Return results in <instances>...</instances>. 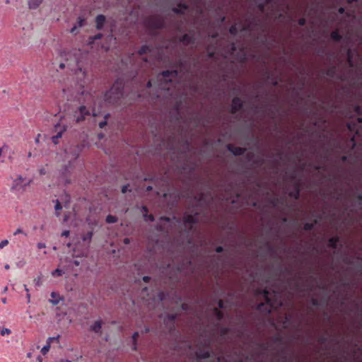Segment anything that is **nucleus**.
<instances>
[{
    "label": "nucleus",
    "mask_w": 362,
    "mask_h": 362,
    "mask_svg": "<svg viewBox=\"0 0 362 362\" xmlns=\"http://www.w3.org/2000/svg\"><path fill=\"white\" fill-rule=\"evenodd\" d=\"M262 294L265 301L257 305V310L265 315L270 314L281 305V301L279 298V294L273 291L272 293L267 289L262 290Z\"/></svg>",
    "instance_id": "f257e3e1"
},
{
    "label": "nucleus",
    "mask_w": 362,
    "mask_h": 362,
    "mask_svg": "<svg viewBox=\"0 0 362 362\" xmlns=\"http://www.w3.org/2000/svg\"><path fill=\"white\" fill-rule=\"evenodd\" d=\"M124 83L121 79H117L112 86L104 95L105 100L112 105L119 104V100L123 97Z\"/></svg>",
    "instance_id": "f03ea898"
},
{
    "label": "nucleus",
    "mask_w": 362,
    "mask_h": 362,
    "mask_svg": "<svg viewBox=\"0 0 362 362\" xmlns=\"http://www.w3.org/2000/svg\"><path fill=\"white\" fill-rule=\"evenodd\" d=\"M199 213L194 212L189 214L187 212L184 213L182 216V221L185 226V230L187 233H190L193 231L194 226L199 223Z\"/></svg>",
    "instance_id": "7ed1b4c3"
},
{
    "label": "nucleus",
    "mask_w": 362,
    "mask_h": 362,
    "mask_svg": "<svg viewBox=\"0 0 362 362\" xmlns=\"http://www.w3.org/2000/svg\"><path fill=\"white\" fill-rule=\"evenodd\" d=\"M89 116H90V111L85 105H81L74 112V117L77 123L83 122Z\"/></svg>",
    "instance_id": "20e7f679"
},
{
    "label": "nucleus",
    "mask_w": 362,
    "mask_h": 362,
    "mask_svg": "<svg viewBox=\"0 0 362 362\" xmlns=\"http://www.w3.org/2000/svg\"><path fill=\"white\" fill-rule=\"evenodd\" d=\"M74 170V164L71 160L69 161L68 165H64L61 169V180L65 184L70 183L71 182V176Z\"/></svg>",
    "instance_id": "39448f33"
},
{
    "label": "nucleus",
    "mask_w": 362,
    "mask_h": 362,
    "mask_svg": "<svg viewBox=\"0 0 362 362\" xmlns=\"http://www.w3.org/2000/svg\"><path fill=\"white\" fill-rule=\"evenodd\" d=\"M148 26L153 30L161 29L165 26L164 21L157 16H151L147 20Z\"/></svg>",
    "instance_id": "423d86ee"
},
{
    "label": "nucleus",
    "mask_w": 362,
    "mask_h": 362,
    "mask_svg": "<svg viewBox=\"0 0 362 362\" xmlns=\"http://www.w3.org/2000/svg\"><path fill=\"white\" fill-rule=\"evenodd\" d=\"M66 130V127L61 123H57L54 128V132L56 134L52 136V141L54 144L59 143V139L62 136V134Z\"/></svg>",
    "instance_id": "0eeeda50"
},
{
    "label": "nucleus",
    "mask_w": 362,
    "mask_h": 362,
    "mask_svg": "<svg viewBox=\"0 0 362 362\" xmlns=\"http://www.w3.org/2000/svg\"><path fill=\"white\" fill-rule=\"evenodd\" d=\"M243 102L239 97H235L232 99L231 107H230V113L235 114L238 111L243 109Z\"/></svg>",
    "instance_id": "6e6552de"
},
{
    "label": "nucleus",
    "mask_w": 362,
    "mask_h": 362,
    "mask_svg": "<svg viewBox=\"0 0 362 362\" xmlns=\"http://www.w3.org/2000/svg\"><path fill=\"white\" fill-rule=\"evenodd\" d=\"M24 180L22 176H18L16 179L14 180L13 184L11 187L12 190H21L23 189L25 187L29 185L30 182L25 184H23V181Z\"/></svg>",
    "instance_id": "1a4fd4ad"
},
{
    "label": "nucleus",
    "mask_w": 362,
    "mask_h": 362,
    "mask_svg": "<svg viewBox=\"0 0 362 362\" xmlns=\"http://www.w3.org/2000/svg\"><path fill=\"white\" fill-rule=\"evenodd\" d=\"M189 9V6L185 2H180L176 7L173 8L172 11L177 15H184L185 11Z\"/></svg>",
    "instance_id": "9d476101"
},
{
    "label": "nucleus",
    "mask_w": 362,
    "mask_h": 362,
    "mask_svg": "<svg viewBox=\"0 0 362 362\" xmlns=\"http://www.w3.org/2000/svg\"><path fill=\"white\" fill-rule=\"evenodd\" d=\"M226 148L230 152L236 156L243 155L246 151L245 148L235 146L233 144H228Z\"/></svg>",
    "instance_id": "9b49d317"
},
{
    "label": "nucleus",
    "mask_w": 362,
    "mask_h": 362,
    "mask_svg": "<svg viewBox=\"0 0 362 362\" xmlns=\"http://www.w3.org/2000/svg\"><path fill=\"white\" fill-rule=\"evenodd\" d=\"M180 42L183 43L185 46L194 45L195 43V38L193 35L184 34L180 37Z\"/></svg>",
    "instance_id": "f8f14e48"
},
{
    "label": "nucleus",
    "mask_w": 362,
    "mask_h": 362,
    "mask_svg": "<svg viewBox=\"0 0 362 362\" xmlns=\"http://www.w3.org/2000/svg\"><path fill=\"white\" fill-rule=\"evenodd\" d=\"M300 184L296 182L293 185V189L288 192V196L293 198L295 200H298L300 197Z\"/></svg>",
    "instance_id": "ddd939ff"
},
{
    "label": "nucleus",
    "mask_w": 362,
    "mask_h": 362,
    "mask_svg": "<svg viewBox=\"0 0 362 362\" xmlns=\"http://www.w3.org/2000/svg\"><path fill=\"white\" fill-rule=\"evenodd\" d=\"M106 21V18L104 15H98L95 18V27L96 29L100 30L103 29L104 24Z\"/></svg>",
    "instance_id": "4468645a"
},
{
    "label": "nucleus",
    "mask_w": 362,
    "mask_h": 362,
    "mask_svg": "<svg viewBox=\"0 0 362 362\" xmlns=\"http://www.w3.org/2000/svg\"><path fill=\"white\" fill-rule=\"evenodd\" d=\"M179 71L175 70H165L161 72V76L167 81L169 77L176 78L178 76Z\"/></svg>",
    "instance_id": "2eb2a0df"
},
{
    "label": "nucleus",
    "mask_w": 362,
    "mask_h": 362,
    "mask_svg": "<svg viewBox=\"0 0 362 362\" xmlns=\"http://www.w3.org/2000/svg\"><path fill=\"white\" fill-rule=\"evenodd\" d=\"M102 325H103V322L101 320H97L90 326V330L94 332L96 334H101Z\"/></svg>",
    "instance_id": "dca6fc26"
},
{
    "label": "nucleus",
    "mask_w": 362,
    "mask_h": 362,
    "mask_svg": "<svg viewBox=\"0 0 362 362\" xmlns=\"http://www.w3.org/2000/svg\"><path fill=\"white\" fill-rule=\"evenodd\" d=\"M339 240L340 239L338 235L333 236L328 240L327 246L332 249H337Z\"/></svg>",
    "instance_id": "f3484780"
},
{
    "label": "nucleus",
    "mask_w": 362,
    "mask_h": 362,
    "mask_svg": "<svg viewBox=\"0 0 362 362\" xmlns=\"http://www.w3.org/2000/svg\"><path fill=\"white\" fill-rule=\"evenodd\" d=\"M81 150H82V146H79V145H77L73 148H71L69 149V151L73 152V155L71 158L73 159L74 160H76L78 158L80 153L81 152Z\"/></svg>",
    "instance_id": "a211bd4d"
},
{
    "label": "nucleus",
    "mask_w": 362,
    "mask_h": 362,
    "mask_svg": "<svg viewBox=\"0 0 362 362\" xmlns=\"http://www.w3.org/2000/svg\"><path fill=\"white\" fill-rule=\"evenodd\" d=\"M141 211L143 213L144 218L145 221H148L151 222H153L154 221V216L153 214H148V209L146 206H143L141 208Z\"/></svg>",
    "instance_id": "6ab92c4d"
},
{
    "label": "nucleus",
    "mask_w": 362,
    "mask_h": 362,
    "mask_svg": "<svg viewBox=\"0 0 362 362\" xmlns=\"http://www.w3.org/2000/svg\"><path fill=\"white\" fill-rule=\"evenodd\" d=\"M196 356L198 359H205L210 357V352L208 350H199L196 351Z\"/></svg>",
    "instance_id": "aec40b11"
},
{
    "label": "nucleus",
    "mask_w": 362,
    "mask_h": 362,
    "mask_svg": "<svg viewBox=\"0 0 362 362\" xmlns=\"http://www.w3.org/2000/svg\"><path fill=\"white\" fill-rule=\"evenodd\" d=\"M264 76L267 80L271 81L273 86H276L278 85L277 79L275 78L269 71H266L264 73Z\"/></svg>",
    "instance_id": "412c9836"
},
{
    "label": "nucleus",
    "mask_w": 362,
    "mask_h": 362,
    "mask_svg": "<svg viewBox=\"0 0 362 362\" xmlns=\"http://www.w3.org/2000/svg\"><path fill=\"white\" fill-rule=\"evenodd\" d=\"M337 71L336 66H331L325 71V74L330 78H334L336 76Z\"/></svg>",
    "instance_id": "4be33fe9"
},
{
    "label": "nucleus",
    "mask_w": 362,
    "mask_h": 362,
    "mask_svg": "<svg viewBox=\"0 0 362 362\" xmlns=\"http://www.w3.org/2000/svg\"><path fill=\"white\" fill-rule=\"evenodd\" d=\"M152 50V46L148 45H144L140 47V49L138 51V53L139 55H143L146 53H148L151 52Z\"/></svg>",
    "instance_id": "5701e85b"
},
{
    "label": "nucleus",
    "mask_w": 362,
    "mask_h": 362,
    "mask_svg": "<svg viewBox=\"0 0 362 362\" xmlns=\"http://www.w3.org/2000/svg\"><path fill=\"white\" fill-rule=\"evenodd\" d=\"M330 37L332 40L336 42H339L342 39V36L340 35L338 30L332 31L330 34Z\"/></svg>",
    "instance_id": "b1692460"
},
{
    "label": "nucleus",
    "mask_w": 362,
    "mask_h": 362,
    "mask_svg": "<svg viewBox=\"0 0 362 362\" xmlns=\"http://www.w3.org/2000/svg\"><path fill=\"white\" fill-rule=\"evenodd\" d=\"M43 1V0H28V6L30 9L37 8Z\"/></svg>",
    "instance_id": "393cba45"
},
{
    "label": "nucleus",
    "mask_w": 362,
    "mask_h": 362,
    "mask_svg": "<svg viewBox=\"0 0 362 362\" xmlns=\"http://www.w3.org/2000/svg\"><path fill=\"white\" fill-rule=\"evenodd\" d=\"M213 313L216 315V317L218 321H221L223 319L224 314L218 308H213Z\"/></svg>",
    "instance_id": "a878e982"
},
{
    "label": "nucleus",
    "mask_w": 362,
    "mask_h": 362,
    "mask_svg": "<svg viewBox=\"0 0 362 362\" xmlns=\"http://www.w3.org/2000/svg\"><path fill=\"white\" fill-rule=\"evenodd\" d=\"M51 297L52 298V299H50L49 300V302L53 305H57L59 304V296L58 293H55V292H52L51 293Z\"/></svg>",
    "instance_id": "bb28decb"
},
{
    "label": "nucleus",
    "mask_w": 362,
    "mask_h": 362,
    "mask_svg": "<svg viewBox=\"0 0 362 362\" xmlns=\"http://www.w3.org/2000/svg\"><path fill=\"white\" fill-rule=\"evenodd\" d=\"M269 203L274 206V207H276L278 206V205L279 204H283V200L281 198H278V197H272L270 199H269Z\"/></svg>",
    "instance_id": "cd10ccee"
},
{
    "label": "nucleus",
    "mask_w": 362,
    "mask_h": 362,
    "mask_svg": "<svg viewBox=\"0 0 362 362\" xmlns=\"http://www.w3.org/2000/svg\"><path fill=\"white\" fill-rule=\"evenodd\" d=\"M259 349H260V351L259 353V355H263L265 354L266 351L269 349V344L267 343H261L258 344Z\"/></svg>",
    "instance_id": "c85d7f7f"
},
{
    "label": "nucleus",
    "mask_w": 362,
    "mask_h": 362,
    "mask_svg": "<svg viewBox=\"0 0 362 362\" xmlns=\"http://www.w3.org/2000/svg\"><path fill=\"white\" fill-rule=\"evenodd\" d=\"M346 56H347V63H348L349 66L350 67H353L354 66L353 55H352V52L350 49H348L347 52H346Z\"/></svg>",
    "instance_id": "c756f323"
},
{
    "label": "nucleus",
    "mask_w": 362,
    "mask_h": 362,
    "mask_svg": "<svg viewBox=\"0 0 362 362\" xmlns=\"http://www.w3.org/2000/svg\"><path fill=\"white\" fill-rule=\"evenodd\" d=\"M316 223H317L316 220H315L313 223H305L303 226V229L306 231H310L314 228L315 225Z\"/></svg>",
    "instance_id": "7c9ffc66"
},
{
    "label": "nucleus",
    "mask_w": 362,
    "mask_h": 362,
    "mask_svg": "<svg viewBox=\"0 0 362 362\" xmlns=\"http://www.w3.org/2000/svg\"><path fill=\"white\" fill-rule=\"evenodd\" d=\"M55 202H56V204H55V206H54L55 214H56L57 216H60V211L62 209V204L60 203V202L58 199H57L55 201Z\"/></svg>",
    "instance_id": "2f4dec72"
},
{
    "label": "nucleus",
    "mask_w": 362,
    "mask_h": 362,
    "mask_svg": "<svg viewBox=\"0 0 362 362\" xmlns=\"http://www.w3.org/2000/svg\"><path fill=\"white\" fill-rule=\"evenodd\" d=\"M229 33L231 35H233V36H235L238 35V28L237 27V25L235 24L234 25H232L230 28H229Z\"/></svg>",
    "instance_id": "473e14b6"
},
{
    "label": "nucleus",
    "mask_w": 362,
    "mask_h": 362,
    "mask_svg": "<svg viewBox=\"0 0 362 362\" xmlns=\"http://www.w3.org/2000/svg\"><path fill=\"white\" fill-rule=\"evenodd\" d=\"M194 199L199 203V204H202V203H204L205 202V194L203 192H201L199 193V194H197Z\"/></svg>",
    "instance_id": "72a5a7b5"
},
{
    "label": "nucleus",
    "mask_w": 362,
    "mask_h": 362,
    "mask_svg": "<svg viewBox=\"0 0 362 362\" xmlns=\"http://www.w3.org/2000/svg\"><path fill=\"white\" fill-rule=\"evenodd\" d=\"M230 328L228 327H222L220 328V334L221 337L227 335L230 332Z\"/></svg>",
    "instance_id": "f704fd0d"
},
{
    "label": "nucleus",
    "mask_w": 362,
    "mask_h": 362,
    "mask_svg": "<svg viewBox=\"0 0 362 362\" xmlns=\"http://www.w3.org/2000/svg\"><path fill=\"white\" fill-rule=\"evenodd\" d=\"M117 221V218L112 215H108L106 217V222L108 223H114Z\"/></svg>",
    "instance_id": "c9c22d12"
},
{
    "label": "nucleus",
    "mask_w": 362,
    "mask_h": 362,
    "mask_svg": "<svg viewBox=\"0 0 362 362\" xmlns=\"http://www.w3.org/2000/svg\"><path fill=\"white\" fill-rule=\"evenodd\" d=\"M59 338H60L59 335H57V337H49L47 339V343L49 344L50 346H51V344L54 341H56L57 343H59Z\"/></svg>",
    "instance_id": "e433bc0d"
},
{
    "label": "nucleus",
    "mask_w": 362,
    "mask_h": 362,
    "mask_svg": "<svg viewBox=\"0 0 362 362\" xmlns=\"http://www.w3.org/2000/svg\"><path fill=\"white\" fill-rule=\"evenodd\" d=\"M50 346H51L47 343V344L42 348L41 353L42 355H46L48 353L50 349Z\"/></svg>",
    "instance_id": "4c0bfd02"
},
{
    "label": "nucleus",
    "mask_w": 362,
    "mask_h": 362,
    "mask_svg": "<svg viewBox=\"0 0 362 362\" xmlns=\"http://www.w3.org/2000/svg\"><path fill=\"white\" fill-rule=\"evenodd\" d=\"M63 271L60 269H56L52 272L53 276H60L63 274Z\"/></svg>",
    "instance_id": "58836bf2"
},
{
    "label": "nucleus",
    "mask_w": 362,
    "mask_h": 362,
    "mask_svg": "<svg viewBox=\"0 0 362 362\" xmlns=\"http://www.w3.org/2000/svg\"><path fill=\"white\" fill-rule=\"evenodd\" d=\"M240 30L242 32L251 30V23L243 25Z\"/></svg>",
    "instance_id": "ea45409f"
},
{
    "label": "nucleus",
    "mask_w": 362,
    "mask_h": 362,
    "mask_svg": "<svg viewBox=\"0 0 362 362\" xmlns=\"http://www.w3.org/2000/svg\"><path fill=\"white\" fill-rule=\"evenodd\" d=\"M11 333V331L8 328H3L1 330V335L5 336V335H9Z\"/></svg>",
    "instance_id": "a19ab883"
},
{
    "label": "nucleus",
    "mask_w": 362,
    "mask_h": 362,
    "mask_svg": "<svg viewBox=\"0 0 362 362\" xmlns=\"http://www.w3.org/2000/svg\"><path fill=\"white\" fill-rule=\"evenodd\" d=\"M327 341L328 338L325 336H321L320 337L318 338V342L320 343L321 344H325L326 342H327Z\"/></svg>",
    "instance_id": "79ce46f5"
},
{
    "label": "nucleus",
    "mask_w": 362,
    "mask_h": 362,
    "mask_svg": "<svg viewBox=\"0 0 362 362\" xmlns=\"http://www.w3.org/2000/svg\"><path fill=\"white\" fill-rule=\"evenodd\" d=\"M103 34L102 33H98L96 34L95 35L93 36V37H90V40H91V42L94 41V40H100L103 37Z\"/></svg>",
    "instance_id": "37998d69"
},
{
    "label": "nucleus",
    "mask_w": 362,
    "mask_h": 362,
    "mask_svg": "<svg viewBox=\"0 0 362 362\" xmlns=\"http://www.w3.org/2000/svg\"><path fill=\"white\" fill-rule=\"evenodd\" d=\"M176 317H177L176 315H174V314H170V315H168V316H167L168 320L170 322H171L173 324L175 322Z\"/></svg>",
    "instance_id": "c03bdc74"
},
{
    "label": "nucleus",
    "mask_w": 362,
    "mask_h": 362,
    "mask_svg": "<svg viewBox=\"0 0 362 362\" xmlns=\"http://www.w3.org/2000/svg\"><path fill=\"white\" fill-rule=\"evenodd\" d=\"M310 303L313 306H318L319 305V300L316 298H312L310 299Z\"/></svg>",
    "instance_id": "a18cd8bd"
},
{
    "label": "nucleus",
    "mask_w": 362,
    "mask_h": 362,
    "mask_svg": "<svg viewBox=\"0 0 362 362\" xmlns=\"http://www.w3.org/2000/svg\"><path fill=\"white\" fill-rule=\"evenodd\" d=\"M230 53H234L237 49V46L235 42H232L230 45Z\"/></svg>",
    "instance_id": "49530a36"
},
{
    "label": "nucleus",
    "mask_w": 362,
    "mask_h": 362,
    "mask_svg": "<svg viewBox=\"0 0 362 362\" xmlns=\"http://www.w3.org/2000/svg\"><path fill=\"white\" fill-rule=\"evenodd\" d=\"M34 283L35 286H40L42 284V280L40 276H37L34 279Z\"/></svg>",
    "instance_id": "de8ad7c7"
},
{
    "label": "nucleus",
    "mask_w": 362,
    "mask_h": 362,
    "mask_svg": "<svg viewBox=\"0 0 362 362\" xmlns=\"http://www.w3.org/2000/svg\"><path fill=\"white\" fill-rule=\"evenodd\" d=\"M266 3L264 2V3H259L258 5H257V7L259 8V10L262 12H263L265 9V6H266Z\"/></svg>",
    "instance_id": "09e8293b"
},
{
    "label": "nucleus",
    "mask_w": 362,
    "mask_h": 362,
    "mask_svg": "<svg viewBox=\"0 0 362 362\" xmlns=\"http://www.w3.org/2000/svg\"><path fill=\"white\" fill-rule=\"evenodd\" d=\"M218 309H224L226 307H225V303L223 300H219L218 302Z\"/></svg>",
    "instance_id": "8fccbe9b"
},
{
    "label": "nucleus",
    "mask_w": 362,
    "mask_h": 362,
    "mask_svg": "<svg viewBox=\"0 0 362 362\" xmlns=\"http://www.w3.org/2000/svg\"><path fill=\"white\" fill-rule=\"evenodd\" d=\"M298 23L299 25L300 26H303L306 24V20L305 18H300V19H298Z\"/></svg>",
    "instance_id": "3c124183"
},
{
    "label": "nucleus",
    "mask_w": 362,
    "mask_h": 362,
    "mask_svg": "<svg viewBox=\"0 0 362 362\" xmlns=\"http://www.w3.org/2000/svg\"><path fill=\"white\" fill-rule=\"evenodd\" d=\"M8 241L7 240H4L0 242V249H3L4 247L8 245Z\"/></svg>",
    "instance_id": "603ef678"
},
{
    "label": "nucleus",
    "mask_w": 362,
    "mask_h": 362,
    "mask_svg": "<svg viewBox=\"0 0 362 362\" xmlns=\"http://www.w3.org/2000/svg\"><path fill=\"white\" fill-rule=\"evenodd\" d=\"M76 74H81V75H82V76H83V77H85V75H86L85 71H83V70H82V69H81V67H78V68L77 69V70L76 71Z\"/></svg>",
    "instance_id": "864d4df0"
},
{
    "label": "nucleus",
    "mask_w": 362,
    "mask_h": 362,
    "mask_svg": "<svg viewBox=\"0 0 362 362\" xmlns=\"http://www.w3.org/2000/svg\"><path fill=\"white\" fill-rule=\"evenodd\" d=\"M274 341L276 343H280L282 341V337L280 336H276L274 337Z\"/></svg>",
    "instance_id": "5fc2aeb1"
},
{
    "label": "nucleus",
    "mask_w": 362,
    "mask_h": 362,
    "mask_svg": "<svg viewBox=\"0 0 362 362\" xmlns=\"http://www.w3.org/2000/svg\"><path fill=\"white\" fill-rule=\"evenodd\" d=\"M215 251L218 253H221L223 251V247L222 246H218L216 247Z\"/></svg>",
    "instance_id": "6e6d98bb"
},
{
    "label": "nucleus",
    "mask_w": 362,
    "mask_h": 362,
    "mask_svg": "<svg viewBox=\"0 0 362 362\" xmlns=\"http://www.w3.org/2000/svg\"><path fill=\"white\" fill-rule=\"evenodd\" d=\"M39 173L40 175H44L47 173V170L45 169V168H42L39 170Z\"/></svg>",
    "instance_id": "4d7b16f0"
},
{
    "label": "nucleus",
    "mask_w": 362,
    "mask_h": 362,
    "mask_svg": "<svg viewBox=\"0 0 362 362\" xmlns=\"http://www.w3.org/2000/svg\"><path fill=\"white\" fill-rule=\"evenodd\" d=\"M92 235H93V233L92 232H89L87 235L86 237L83 238V240H90L91 238H92Z\"/></svg>",
    "instance_id": "13d9d810"
},
{
    "label": "nucleus",
    "mask_w": 362,
    "mask_h": 362,
    "mask_svg": "<svg viewBox=\"0 0 362 362\" xmlns=\"http://www.w3.org/2000/svg\"><path fill=\"white\" fill-rule=\"evenodd\" d=\"M355 112L358 114V115H361V108L359 105H356L355 107Z\"/></svg>",
    "instance_id": "bf43d9fd"
},
{
    "label": "nucleus",
    "mask_w": 362,
    "mask_h": 362,
    "mask_svg": "<svg viewBox=\"0 0 362 362\" xmlns=\"http://www.w3.org/2000/svg\"><path fill=\"white\" fill-rule=\"evenodd\" d=\"M128 187H129V185H124L122 186V192L123 194L126 193L128 190Z\"/></svg>",
    "instance_id": "052dcab7"
},
{
    "label": "nucleus",
    "mask_w": 362,
    "mask_h": 362,
    "mask_svg": "<svg viewBox=\"0 0 362 362\" xmlns=\"http://www.w3.org/2000/svg\"><path fill=\"white\" fill-rule=\"evenodd\" d=\"M99 127L103 129L104 128L106 125H107V122L106 121H102L99 123Z\"/></svg>",
    "instance_id": "680f3d73"
},
{
    "label": "nucleus",
    "mask_w": 362,
    "mask_h": 362,
    "mask_svg": "<svg viewBox=\"0 0 362 362\" xmlns=\"http://www.w3.org/2000/svg\"><path fill=\"white\" fill-rule=\"evenodd\" d=\"M214 56H215V52H209L207 53V57H208V58H209V59H212V58H214Z\"/></svg>",
    "instance_id": "e2e57ef3"
},
{
    "label": "nucleus",
    "mask_w": 362,
    "mask_h": 362,
    "mask_svg": "<svg viewBox=\"0 0 362 362\" xmlns=\"http://www.w3.org/2000/svg\"><path fill=\"white\" fill-rule=\"evenodd\" d=\"M37 246L38 249H42V248H45L46 247L45 244L43 243H38Z\"/></svg>",
    "instance_id": "0e129e2a"
},
{
    "label": "nucleus",
    "mask_w": 362,
    "mask_h": 362,
    "mask_svg": "<svg viewBox=\"0 0 362 362\" xmlns=\"http://www.w3.org/2000/svg\"><path fill=\"white\" fill-rule=\"evenodd\" d=\"M182 310L187 311L188 310V305L187 303H182L181 305Z\"/></svg>",
    "instance_id": "69168bd1"
},
{
    "label": "nucleus",
    "mask_w": 362,
    "mask_h": 362,
    "mask_svg": "<svg viewBox=\"0 0 362 362\" xmlns=\"http://www.w3.org/2000/svg\"><path fill=\"white\" fill-rule=\"evenodd\" d=\"M180 107H181V104L180 103H176L175 105V110L177 111V112H179L180 110Z\"/></svg>",
    "instance_id": "338daca9"
},
{
    "label": "nucleus",
    "mask_w": 362,
    "mask_h": 362,
    "mask_svg": "<svg viewBox=\"0 0 362 362\" xmlns=\"http://www.w3.org/2000/svg\"><path fill=\"white\" fill-rule=\"evenodd\" d=\"M138 337H139V333L137 332H134L133 336H132L133 341H136L137 338H138Z\"/></svg>",
    "instance_id": "774afa93"
}]
</instances>
